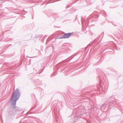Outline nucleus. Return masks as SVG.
Masks as SVG:
<instances>
[{"label":"nucleus","mask_w":123,"mask_h":123,"mask_svg":"<svg viewBox=\"0 0 123 123\" xmlns=\"http://www.w3.org/2000/svg\"><path fill=\"white\" fill-rule=\"evenodd\" d=\"M71 34L72 33H66L62 36L58 38L59 39H62L63 38H68L71 36Z\"/></svg>","instance_id":"2"},{"label":"nucleus","mask_w":123,"mask_h":123,"mask_svg":"<svg viewBox=\"0 0 123 123\" xmlns=\"http://www.w3.org/2000/svg\"><path fill=\"white\" fill-rule=\"evenodd\" d=\"M20 96L19 90L17 88L12 94L11 101V105H15L16 104L17 101L18 99Z\"/></svg>","instance_id":"1"},{"label":"nucleus","mask_w":123,"mask_h":123,"mask_svg":"<svg viewBox=\"0 0 123 123\" xmlns=\"http://www.w3.org/2000/svg\"><path fill=\"white\" fill-rule=\"evenodd\" d=\"M105 105H103L101 107V109L102 110V109H103V108L104 107V106H105Z\"/></svg>","instance_id":"3"}]
</instances>
